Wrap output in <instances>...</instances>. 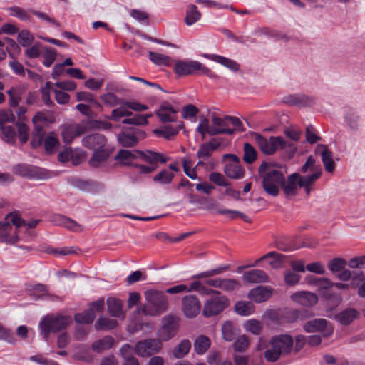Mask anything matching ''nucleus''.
Wrapping results in <instances>:
<instances>
[{
	"label": "nucleus",
	"instance_id": "obj_47",
	"mask_svg": "<svg viewBox=\"0 0 365 365\" xmlns=\"http://www.w3.org/2000/svg\"><path fill=\"white\" fill-rule=\"evenodd\" d=\"M250 346V340L245 335L240 336L233 343L235 354L245 352Z\"/></svg>",
	"mask_w": 365,
	"mask_h": 365
},
{
	"label": "nucleus",
	"instance_id": "obj_56",
	"mask_svg": "<svg viewBox=\"0 0 365 365\" xmlns=\"http://www.w3.org/2000/svg\"><path fill=\"white\" fill-rule=\"evenodd\" d=\"M34 41V35L28 30L23 29L18 34V42L24 47H29Z\"/></svg>",
	"mask_w": 365,
	"mask_h": 365
},
{
	"label": "nucleus",
	"instance_id": "obj_62",
	"mask_svg": "<svg viewBox=\"0 0 365 365\" xmlns=\"http://www.w3.org/2000/svg\"><path fill=\"white\" fill-rule=\"evenodd\" d=\"M346 261L344 259L335 258L328 263V268L331 272L336 274L344 269Z\"/></svg>",
	"mask_w": 365,
	"mask_h": 365
},
{
	"label": "nucleus",
	"instance_id": "obj_7",
	"mask_svg": "<svg viewBox=\"0 0 365 365\" xmlns=\"http://www.w3.org/2000/svg\"><path fill=\"white\" fill-rule=\"evenodd\" d=\"M173 71L180 76L195 74H206L209 77H213V74L202 63L194 60H176L174 62Z\"/></svg>",
	"mask_w": 365,
	"mask_h": 365
},
{
	"label": "nucleus",
	"instance_id": "obj_26",
	"mask_svg": "<svg viewBox=\"0 0 365 365\" xmlns=\"http://www.w3.org/2000/svg\"><path fill=\"white\" fill-rule=\"evenodd\" d=\"M242 280L249 283H262L268 282L269 277L261 269H252L243 273Z\"/></svg>",
	"mask_w": 365,
	"mask_h": 365
},
{
	"label": "nucleus",
	"instance_id": "obj_8",
	"mask_svg": "<svg viewBox=\"0 0 365 365\" xmlns=\"http://www.w3.org/2000/svg\"><path fill=\"white\" fill-rule=\"evenodd\" d=\"M212 123L211 135L217 134L232 135L236 131L241 130V121L236 117L220 118L214 115L212 118Z\"/></svg>",
	"mask_w": 365,
	"mask_h": 365
},
{
	"label": "nucleus",
	"instance_id": "obj_14",
	"mask_svg": "<svg viewBox=\"0 0 365 365\" xmlns=\"http://www.w3.org/2000/svg\"><path fill=\"white\" fill-rule=\"evenodd\" d=\"M161 343L157 339H145L138 341L135 346V353L141 357H148L158 352Z\"/></svg>",
	"mask_w": 365,
	"mask_h": 365
},
{
	"label": "nucleus",
	"instance_id": "obj_1",
	"mask_svg": "<svg viewBox=\"0 0 365 365\" xmlns=\"http://www.w3.org/2000/svg\"><path fill=\"white\" fill-rule=\"evenodd\" d=\"M294 349V339L287 334L274 336L269 340L268 347L264 352V358L269 362H275L281 356L292 353Z\"/></svg>",
	"mask_w": 365,
	"mask_h": 365
},
{
	"label": "nucleus",
	"instance_id": "obj_10",
	"mask_svg": "<svg viewBox=\"0 0 365 365\" xmlns=\"http://www.w3.org/2000/svg\"><path fill=\"white\" fill-rule=\"evenodd\" d=\"M306 181L299 173H293L290 175L287 181H284L282 189L287 197H292L297 195L299 188L303 187L307 195L310 194L312 185L305 183Z\"/></svg>",
	"mask_w": 365,
	"mask_h": 365
},
{
	"label": "nucleus",
	"instance_id": "obj_12",
	"mask_svg": "<svg viewBox=\"0 0 365 365\" xmlns=\"http://www.w3.org/2000/svg\"><path fill=\"white\" fill-rule=\"evenodd\" d=\"M86 129L87 123L86 121L66 124L61 130L62 139L65 143L70 144L75 138L83 134Z\"/></svg>",
	"mask_w": 365,
	"mask_h": 365
},
{
	"label": "nucleus",
	"instance_id": "obj_23",
	"mask_svg": "<svg viewBox=\"0 0 365 365\" xmlns=\"http://www.w3.org/2000/svg\"><path fill=\"white\" fill-rule=\"evenodd\" d=\"M138 158H140L145 163H148L150 165H155L158 167V163L160 162L165 163L170 160V158L164 155L162 153L146 151V152H138Z\"/></svg>",
	"mask_w": 365,
	"mask_h": 365
},
{
	"label": "nucleus",
	"instance_id": "obj_59",
	"mask_svg": "<svg viewBox=\"0 0 365 365\" xmlns=\"http://www.w3.org/2000/svg\"><path fill=\"white\" fill-rule=\"evenodd\" d=\"M256 158L257 151L254 147L248 143H245L243 160L247 163H252Z\"/></svg>",
	"mask_w": 365,
	"mask_h": 365
},
{
	"label": "nucleus",
	"instance_id": "obj_46",
	"mask_svg": "<svg viewBox=\"0 0 365 365\" xmlns=\"http://www.w3.org/2000/svg\"><path fill=\"white\" fill-rule=\"evenodd\" d=\"M27 292L34 299H39L44 297L48 292L46 287L43 284H31L27 288Z\"/></svg>",
	"mask_w": 365,
	"mask_h": 365
},
{
	"label": "nucleus",
	"instance_id": "obj_35",
	"mask_svg": "<svg viewBox=\"0 0 365 365\" xmlns=\"http://www.w3.org/2000/svg\"><path fill=\"white\" fill-rule=\"evenodd\" d=\"M317 291L318 292L324 297L327 300H331V296L329 294V291L331 288H334V283L331 282L329 279L325 277L319 278L317 282Z\"/></svg>",
	"mask_w": 365,
	"mask_h": 365
},
{
	"label": "nucleus",
	"instance_id": "obj_20",
	"mask_svg": "<svg viewBox=\"0 0 365 365\" xmlns=\"http://www.w3.org/2000/svg\"><path fill=\"white\" fill-rule=\"evenodd\" d=\"M290 299L293 302L306 307H313L318 302L317 294L308 291L296 292L290 296Z\"/></svg>",
	"mask_w": 365,
	"mask_h": 365
},
{
	"label": "nucleus",
	"instance_id": "obj_13",
	"mask_svg": "<svg viewBox=\"0 0 365 365\" xmlns=\"http://www.w3.org/2000/svg\"><path fill=\"white\" fill-rule=\"evenodd\" d=\"M224 157L229 160L224 169L227 176L236 180L243 178L245 171L240 164L239 158L232 154L225 155Z\"/></svg>",
	"mask_w": 365,
	"mask_h": 365
},
{
	"label": "nucleus",
	"instance_id": "obj_43",
	"mask_svg": "<svg viewBox=\"0 0 365 365\" xmlns=\"http://www.w3.org/2000/svg\"><path fill=\"white\" fill-rule=\"evenodd\" d=\"M8 11L10 16L16 17L23 21H29L31 20L30 11L26 10L19 6H11L8 9Z\"/></svg>",
	"mask_w": 365,
	"mask_h": 365
},
{
	"label": "nucleus",
	"instance_id": "obj_49",
	"mask_svg": "<svg viewBox=\"0 0 365 365\" xmlns=\"http://www.w3.org/2000/svg\"><path fill=\"white\" fill-rule=\"evenodd\" d=\"M150 61L158 66H168L170 65L171 58L166 55L150 51L148 53Z\"/></svg>",
	"mask_w": 365,
	"mask_h": 365
},
{
	"label": "nucleus",
	"instance_id": "obj_27",
	"mask_svg": "<svg viewBox=\"0 0 365 365\" xmlns=\"http://www.w3.org/2000/svg\"><path fill=\"white\" fill-rule=\"evenodd\" d=\"M105 137L99 133L88 135L83 139L84 146L93 150L103 148L106 146Z\"/></svg>",
	"mask_w": 365,
	"mask_h": 365
},
{
	"label": "nucleus",
	"instance_id": "obj_21",
	"mask_svg": "<svg viewBox=\"0 0 365 365\" xmlns=\"http://www.w3.org/2000/svg\"><path fill=\"white\" fill-rule=\"evenodd\" d=\"M273 294V289L269 286H258L252 289L248 294V298L256 303H262L268 300Z\"/></svg>",
	"mask_w": 365,
	"mask_h": 365
},
{
	"label": "nucleus",
	"instance_id": "obj_18",
	"mask_svg": "<svg viewBox=\"0 0 365 365\" xmlns=\"http://www.w3.org/2000/svg\"><path fill=\"white\" fill-rule=\"evenodd\" d=\"M178 113V109L167 101L162 102L155 110V115L163 123L175 122Z\"/></svg>",
	"mask_w": 365,
	"mask_h": 365
},
{
	"label": "nucleus",
	"instance_id": "obj_11",
	"mask_svg": "<svg viewBox=\"0 0 365 365\" xmlns=\"http://www.w3.org/2000/svg\"><path fill=\"white\" fill-rule=\"evenodd\" d=\"M307 333L319 332L324 337H329L334 333L333 325L327 319L317 318L306 322L303 326Z\"/></svg>",
	"mask_w": 365,
	"mask_h": 365
},
{
	"label": "nucleus",
	"instance_id": "obj_9",
	"mask_svg": "<svg viewBox=\"0 0 365 365\" xmlns=\"http://www.w3.org/2000/svg\"><path fill=\"white\" fill-rule=\"evenodd\" d=\"M212 297L205 302L202 314L206 317L215 316L223 312L230 305V299L219 291L215 290Z\"/></svg>",
	"mask_w": 365,
	"mask_h": 365
},
{
	"label": "nucleus",
	"instance_id": "obj_34",
	"mask_svg": "<svg viewBox=\"0 0 365 365\" xmlns=\"http://www.w3.org/2000/svg\"><path fill=\"white\" fill-rule=\"evenodd\" d=\"M110 153L108 150L106 149L105 147L94 150L93 155L89 161L91 166L95 168L98 167L106 161Z\"/></svg>",
	"mask_w": 365,
	"mask_h": 365
},
{
	"label": "nucleus",
	"instance_id": "obj_63",
	"mask_svg": "<svg viewBox=\"0 0 365 365\" xmlns=\"http://www.w3.org/2000/svg\"><path fill=\"white\" fill-rule=\"evenodd\" d=\"M95 317L96 315L93 312H90L88 310L83 313L76 314L75 316V319L78 323L80 324H89L94 320Z\"/></svg>",
	"mask_w": 365,
	"mask_h": 365
},
{
	"label": "nucleus",
	"instance_id": "obj_54",
	"mask_svg": "<svg viewBox=\"0 0 365 365\" xmlns=\"http://www.w3.org/2000/svg\"><path fill=\"white\" fill-rule=\"evenodd\" d=\"M56 222L61 226L65 227L66 228L73 230V231H78L81 230V226L77 224L76 222L72 220L71 219L67 218L64 216L58 215L56 217Z\"/></svg>",
	"mask_w": 365,
	"mask_h": 365
},
{
	"label": "nucleus",
	"instance_id": "obj_36",
	"mask_svg": "<svg viewBox=\"0 0 365 365\" xmlns=\"http://www.w3.org/2000/svg\"><path fill=\"white\" fill-rule=\"evenodd\" d=\"M201 13L194 4H189L186 9L185 21L186 25L192 26L197 22L201 18Z\"/></svg>",
	"mask_w": 365,
	"mask_h": 365
},
{
	"label": "nucleus",
	"instance_id": "obj_61",
	"mask_svg": "<svg viewBox=\"0 0 365 365\" xmlns=\"http://www.w3.org/2000/svg\"><path fill=\"white\" fill-rule=\"evenodd\" d=\"M118 140L123 146L129 147L135 145L138 139L133 135L122 133L118 135Z\"/></svg>",
	"mask_w": 365,
	"mask_h": 365
},
{
	"label": "nucleus",
	"instance_id": "obj_64",
	"mask_svg": "<svg viewBox=\"0 0 365 365\" xmlns=\"http://www.w3.org/2000/svg\"><path fill=\"white\" fill-rule=\"evenodd\" d=\"M54 85L62 91H73L76 88V83L71 80L57 81Z\"/></svg>",
	"mask_w": 365,
	"mask_h": 365
},
{
	"label": "nucleus",
	"instance_id": "obj_30",
	"mask_svg": "<svg viewBox=\"0 0 365 365\" xmlns=\"http://www.w3.org/2000/svg\"><path fill=\"white\" fill-rule=\"evenodd\" d=\"M206 58L218 63L231 71H236L239 69V65L235 61L216 54H205Z\"/></svg>",
	"mask_w": 365,
	"mask_h": 365
},
{
	"label": "nucleus",
	"instance_id": "obj_53",
	"mask_svg": "<svg viewBox=\"0 0 365 365\" xmlns=\"http://www.w3.org/2000/svg\"><path fill=\"white\" fill-rule=\"evenodd\" d=\"M240 283L238 280L230 278H221L220 289L225 292H232L240 288Z\"/></svg>",
	"mask_w": 365,
	"mask_h": 365
},
{
	"label": "nucleus",
	"instance_id": "obj_42",
	"mask_svg": "<svg viewBox=\"0 0 365 365\" xmlns=\"http://www.w3.org/2000/svg\"><path fill=\"white\" fill-rule=\"evenodd\" d=\"M174 177V173L168 169H163L153 176V180L158 184L167 185L172 182Z\"/></svg>",
	"mask_w": 365,
	"mask_h": 365
},
{
	"label": "nucleus",
	"instance_id": "obj_45",
	"mask_svg": "<svg viewBox=\"0 0 365 365\" xmlns=\"http://www.w3.org/2000/svg\"><path fill=\"white\" fill-rule=\"evenodd\" d=\"M222 335L226 341H232L235 337V331L234 324L231 321L225 322L221 328Z\"/></svg>",
	"mask_w": 365,
	"mask_h": 365
},
{
	"label": "nucleus",
	"instance_id": "obj_32",
	"mask_svg": "<svg viewBox=\"0 0 365 365\" xmlns=\"http://www.w3.org/2000/svg\"><path fill=\"white\" fill-rule=\"evenodd\" d=\"M108 312L113 317H123L122 310V301L116 298L110 297L107 299Z\"/></svg>",
	"mask_w": 365,
	"mask_h": 365
},
{
	"label": "nucleus",
	"instance_id": "obj_52",
	"mask_svg": "<svg viewBox=\"0 0 365 365\" xmlns=\"http://www.w3.org/2000/svg\"><path fill=\"white\" fill-rule=\"evenodd\" d=\"M116 326L117 321L108 317H100L95 324V327L97 330L112 329Z\"/></svg>",
	"mask_w": 365,
	"mask_h": 365
},
{
	"label": "nucleus",
	"instance_id": "obj_19",
	"mask_svg": "<svg viewBox=\"0 0 365 365\" xmlns=\"http://www.w3.org/2000/svg\"><path fill=\"white\" fill-rule=\"evenodd\" d=\"M177 331V325L171 316L163 318V324L158 331V341H166L173 338Z\"/></svg>",
	"mask_w": 365,
	"mask_h": 365
},
{
	"label": "nucleus",
	"instance_id": "obj_16",
	"mask_svg": "<svg viewBox=\"0 0 365 365\" xmlns=\"http://www.w3.org/2000/svg\"><path fill=\"white\" fill-rule=\"evenodd\" d=\"M182 312L187 318H194L201 310L199 299L195 295L185 296L182 299Z\"/></svg>",
	"mask_w": 365,
	"mask_h": 365
},
{
	"label": "nucleus",
	"instance_id": "obj_29",
	"mask_svg": "<svg viewBox=\"0 0 365 365\" xmlns=\"http://www.w3.org/2000/svg\"><path fill=\"white\" fill-rule=\"evenodd\" d=\"M234 310L240 316L247 317L255 313V307L252 302L239 300L235 303Z\"/></svg>",
	"mask_w": 365,
	"mask_h": 365
},
{
	"label": "nucleus",
	"instance_id": "obj_58",
	"mask_svg": "<svg viewBox=\"0 0 365 365\" xmlns=\"http://www.w3.org/2000/svg\"><path fill=\"white\" fill-rule=\"evenodd\" d=\"M100 98L106 106L110 108L115 107L120 104V101L117 96L110 92L101 95Z\"/></svg>",
	"mask_w": 365,
	"mask_h": 365
},
{
	"label": "nucleus",
	"instance_id": "obj_37",
	"mask_svg": "<svg viewBox=\"0 0 365 365\" xmlns=\"http://www.w3.org/2000/svg\"><path fill=\"white\" fill-rule=\"evenodd\" d=\"M243 329L255 335L261 334L263 329L262 322L255 319L246 320L242 324Z\"/></svg>",
	"mask_w": 365,
	"mask_h": 365
},
{
	"label": "nucleus",
	"instance_id": "obj_4",
	"mask_svg": "<svg viewBox=\"0 0 365 365\" xmlns=\"http://www.w3.org/2000/svg\"><path fill=\"white\" fill-rule=\"evenodd\" d=\"M146 303L142 308L145 315L158 316L168 310V299L164 292L158 290H148L145 292Z\"/></svg>",
	"mask_w": 365,
	"mask_h": 365
},
{
	"label": "nucleus",
	"instance_id": "obj_31",
	"mask_svg": "<svg viewBox=\"0 0 365 365\" xmlns=\"http://www.w3.org/2000/svg\"><path fill=\"white\" fill-rule=\"evenodd\" d=\"M1 138L9 144H14L16 138V132L14 127L11 125H4L0 126Z\"/></svg>",
	"mask_w": 365,
	"mask_h": 365
},
{
	"label": "nucleus",
	"instance_id": "obj_50",
	"mask_svg": "<svg viewBox=\"0 0 365 365\" xmlns=\"http://www.w3.org/2000/svg\"><path fill=\"white\" fill-rule=\"evenodd\" d=\"M190 348V341L187 339H184L175 348L173 355L177 359H181L188 354Z\"/></svg>",
	"mask_w": 365,
	"mask_h": 365
},
{
	"label": "nucleus",
	"instance_id": "obj_38",
	"mask_svg": "<svg viewBox=\"0 0 365 365\" xmlns=\"http://www.w3.org/2000/svg\"><path fill=\"white\" fill-rule=\"evenodd\" d=\"M211 341L205 335L198 336L194 341V349L197 354H204L210 347Z\"/></svg>",
	"mask_w": 365,
	"mask_h": 365
},
{
	"label": "nucleus",
	"instance_id": "obj_44",
	"mask_svg": "<svg viewBox=\"0 0 365 365\" xmlns=\"http://www.w3.org/2000/svg\"><path fill=\"white\" fill-rule=\"evenodd\" d=\"M60 145L57 136L54 133H49L44 139V148L47 153L51 154L56 151Z\"/></svg>",
	"mask_w": 365,
	"mask_h": 365
},
{
	"label": "nucleus",
	"instance_id": "obj_55",
	"mask_svg": "<svg viewBox=\"0 0 365 365\" xmlns=\"http://www.w3.org/2000/svg\"><path fill=\"white\" fill-rule=\"evenodd\" d=\"M122 163L125 165L131 164L133 160L138 158V152L133 153L128 150H121L118 152L116 157Z\"/></svg>",
	"mask_w": 365,
	"mask_h": 365
},
{
	"label": "nucleus",
	"instance_id": "obj_15",
	"mask_svg": "<svg viewBox=\"0 0 365 365\" xmlns=\"http://www.w3.org/2000/svg\"><path fill=\"white\" fill-rule=\"evenodd\" d=\"M315 163V159L309 156L302 167V172L307 173L305 176H302L306 180L304 181L306 184L309 183L312 185L322 175L320 165H317Z\"/></svg>",
	"mask_w": 365,
	"mask_h": 365
},
{
	"label": "nucleus",
	"instance_id": "obj_2",
	"mask_svg": "<svg viewBox=\"0 0 365 365\" xmlns=\"http://www.w3.org/2000/svg\"><path fill=\"white\" fill-rule=\"evenodd\" d=\"M259 173L263 176V187L266 192L277 196L284 181L283 169L263 163L259 168Z\"/></svg>",
	"mask_w": 365,
	"mask_h": 365
},
{
	"label": "nucleus",
	"instance_id": "obj_48",
	"mask_svg": "<svg viewBox=\"0 0 365 365\" xmlns=\"http://www.w3.org/2000/svg\"><path fill=\"white\" fill-rule=\"evenodd\" d=\"M198 113L199 110L196 106L192 104H187L182 107L181 115L185 120L194 122Z\"/></svg>",
	"mask_w": 365,
	"mask_h": 365
},
{
	"label": "nucleus",
	"instance_id": "obj_22",
	"mask_svg": "<svg viewBox=\"0 0 365 365\" xmlns=\"http://www.w3.org/2000/svg\"><path fill=\"white\" fill-rule=\"evenodd\" d=\"M316 153L321 156L325 170L328 173H332L335 170L333 153L325 145H318L316 148Z\"/></svg>",
	"mask_w": 365,
	"mask_h": 365
},
{
	"label": "nucleus",
	"instance_id": "obj_24",
	"mask_svg": "<svg viewBox=\"0 0 365 365\" xmlns=\"http://www.w3.org/2000/svg\"><path fill=\"white\" fill-rule=\"evenodd\" d=\"M284 256L276 252H270L259 259H257L252 266H257L258 263L262 261H267V263L274 269H278L282 267Z\"/></svg>",
	"mask_w": 365,
	"mask_h": 365
},
{
	"label": "nucleus",
	"instance_id": "obj_60",
	"mask_svg": "<svg viewBox=\"0 0 365 365\" xmlns=\"http://www.w3.org/2000/svg\"><path fill=\"white\" fill-rule=\"evenodd\" d=\"M217 212L220 215H225L229 219L242 218L245 221H249V218L247 216L245 215L243 213L237 210L229 209H219L217 210Z\"/></svg>",
	"mask_w": 365,
	"mask_h": 365
},
{
	"label": "nucleus",
	"instance_id": "obj_17",
	"mask_svg": "<svg viewBox=\"0 0 365 365\" xmlns=\"http://www.w3.org/2000/svg\"><path fill=\"white\" fill-rule=\"evenodd\" d=\"M227 269V267H219L217 268L201 272L192 277L193 279L207 278L203 282L205 286L214 288H220L221 277L210 278L212 276L220 274Z\"/></svg>",
	"mask_w": 365,
	"mask_h": 365
},
{
	"label": "nucleus",
	"instance_id": "obj_40",
	"mask_svg": "<svg viewBox=\"0 0 365 365\" xmlns=\"http://www.w3.org/2000/svg\"><path fill=\"white\" fill-rule=\"evenodd\" d=\"M153 116L152 113L146 114V115H141V114H135L129 117L126 118L123 120V123L127 124V125H138V126H143L145 125L148 123V118H151Z\"/></svg>",
	"mask_w": 365,
	"mask_h": 365
},
{
	"label": "nucleus",
	"instance_id": "obj_41",
	"mask_svg": "<svg viewBox=\"0 0 365 365\" xmlns=\"http://www.w3.org/2000/svg\"><path fill=\"white\" fill-rule=\"evenodd\" d=\"M197 292L200 295H207L209 296L212 293H215V289L209 288L203 284V282H193L190 286H187V289L185 292Z\"/></svg>",
	"mask_w": 365,
	"mask_h": 365
},
{
	"label": "nucleus",
	"instance_id": "obj_5",
	"mask_svg": "<svg viewBox=\"0 0 365 365\" xmlns=\"http://www.w3.org/2000/svg\"><path fill=\"white\" fill-rule=\"evenodd\" d=\"M252 137L260 150L266 155H272L278 150H284L290 154L296 150L293 144L286 142L282 137L272 136L266 138L258 133H254Z\"/></svg>",
	"mask_w": 365,
	"mask_h": 365
},
{
	"label": "nucleus",
	"instance_id": "obj_33",
	"mask_svg": "<svg viewBox=\"0 0 365 365\" xmlns=\"http://www.w3.org/2000/svg\"><path fill=\"white\" fill-rule=\"evenodd\" d=\"M132 112L129 110L128 106L126 105V102L120 103V106L113 109L111 111L110 116L107 117L108 119L113 120L114 121H119L122 118L130 117Z\"/></svg>",
	"mask_w": 365,
	"mask_h": 365
},
{
	"label": "nucleus",
	"instance_id": "obj_6",
	"mask_svg": "<svg viewBox=\"0 0 365 365\" xmlns=\"http://www.w3.org/2000/svg\"><path fill=\"white\" fill-rule=\"evenodd\" d=\"M71 322L70 316L48 314L39 323L40 334L46 339L50 333L65 329Z\"/></svg>",
	"mask_w": 365,
	"mask_h": 365
},
{
	"label": "nucleus",
	"instance_id": "obj_28",
	"mask_svg": "<svg viewBox=\"0 0 365 365\" xmlns=\"http://www.w3.org/2000/svg\"><path fill=\"white\" fill-rule=\"evenodd\" d=\"M184 127V123L180 121L176 127L173 125H167L161 128L153 130V133L158 137L164 138L166 140H170L173 137L175 136L180 129Z\"/></svg>",
	"mask_w": 365,
	"mask_h": 365
},
{
	"label": "nucleus",
	"instance_id": "obj_57",
	"mask_svg": "<svg viewBox=\"0 0 365 365\" xmlns=\"http://www.w3.org/2000/svg\"><path fill=\"white\" fill-rule=\"evenodd\" d=\"M344 119L347 125L351 129L355 130L358 128L359 117L355 111L351 109L346 110L345 112Z\"/></svg>",
	"mask_w": 365,
	"mask_h": 365
},
{
	"label": "nucleus",
	"instance_id": "obj_3",
	"mask_svg": "<svg viewBox=\"0 0 365 365\" xmlns=\"http://www.w3.org/2000/svg\"><path fill=\"white\" fill-rule=\"evenodd\" d=\"M25 221L16 212L6 215L4 221L0 222V242L13 245L20 240L19 232Z\"/></svg>",
	"mask_w": 365,
	"mask_h": 365
},
{
	"label": "nucleus",
	"instance_id": "obj_39",
	"mask_svg": "<svg viewBox=\"0 0 365 365\" xmlns=\"http://www.w3.org/2000/svg\"><path fill=\"white\" fill-rule=\"evenodd\" d=\"M114 343V339L110 336H106L103 339L94 341L92 344V349L96 352H102L110 349Z\"/></svg>",
	"mask_w": 365,
	"mask_h": 365
},
{
	"label": "nucleus",
	"instance_id": "obj_25",
	"mask_svg": "<svg viewBox=\"0 0 365 365\" xmlns=\"http://www.w3.org/2000/svg\"><path fill=\"white\" fill-rule=\"evenodd\" d=\"M27 91V86L25 84H19L12 86L7 91V94L9 96V105L11 107H16L19 105L21 100V97Z\"/></svg>",
	"mask_w": 365,
	"mask_h": 365
},
{
	"label": "nucleus",
	"instance_id": "obj_51",
	"mask_svg": "<svg viewBox=\"0 0 365 365\" xmlns=\"http://www.w3.org/2000/svg\"><path fill=\"white\" fill-rule=\"evenodd\" d=\"M357 316V312L354 309H349L339 313L336 319L341 324H350Z\"/></svg>",
	"mask_w": 365,
	"mask_h": 365
}]
</instances>
